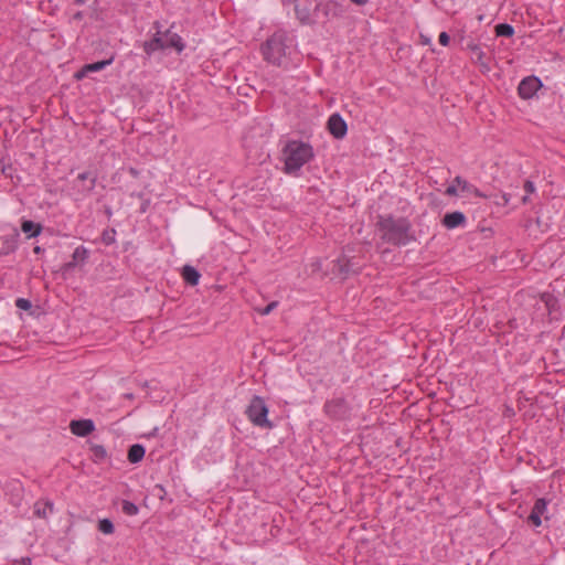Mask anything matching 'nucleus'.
<instances>
[{
	"label": "nucleus",
	"instance_id": "nucleus-16",
	"mask_svg": "<svg viewBox=\"0 0 565 565\" xmlns=\"http://www.w3.org/2000/svg\"><path fill=\"white\" fill-rule=\"evenodd\" d=\"M454 182L460 188L462 193H466L468 195L472 194L477 198H484V194L480 192L478 188H476L473 184L469 183L467 180L462 179L461 177H456L454 179Z\"/></svg>",
	"mask_w": 565,
	"mask_h": 565
},
{
	"label": "nucleus",
	"instance_id": "nucleus-33",
	"mask_svg": "<svg viewBox=\"0 0 565 565\" xmlns=\"http://www.w3.org/2000/svg\"><path fill=\"white\" fill-rule=\"evenodd\" d=\"M542 515L531 511L527 521L532 523L534 526H540L542 524Z\"/></svg>",
	"mask_w": 565,
	"mask_h": 565
},
{
	"label": "nucleus",
	"instance_id": "nucleus-1",
	"mask_svg": "<svg viewBox=\"0 0 565 565\" xmlns=\"http://www.w3.org/2000/svg\"><path fill=\"white\" fill-rule=\"evenodd\" d=\"M375 227L381 241L393 246H406L416 239L411 221L404 216L379 215Z\"/></svg>",
	"mask_w": 565,
	"mask_h": 565
},
{
	"label": "nucleus",
	"instance_id": "nucleus-20",
	"mask_svg": "<svg viewBox=\"0 0 565 565\" xmlns=\"http://www.w3.org/2000/svg\"><path fill=\"white\" fill-rule=\"evenodd\" d=\"M88 258V249L84 246H78L75 248L72 255V262L66 264V268L75 267L79 263H85Z\"/></svg>",
	"mask_w": 565,
	"mask_h": 565
},
{
	"label": "nucleus",
	"instance_id": "nucleus-17",
	"mask_svg": "<svg viewBox=\"0 0 565 565\" xmlns=\"http://www.w3.org/2000/svg\"><path fill=\"white\" fill-rule=\"evenodd\" d=\"M542 301L545 303L550 315L561 311L559 300L551 292H544L541 296Z\"/></svg>",
	"mask_w": 565,
	"mask_h": 565
},
{
	"label": "nucleus",
	"instance_id": "nucleus-30",
	"mask_svg": "<svg viewBox=\"0 0 565 565\" xmlns=\"http://www.w3.org/2000/svg\"><path fill=\"white\" fill-rule=\"evenodd\" d=\"M92 452L95 458V460H104L107 457V451L104 446L102 445H94L92 447Z\"/></svg>",
	"mask_w": 565,
	"mask_h": 565
},
{
	"label": "nucleus",
	"instance_id": "nucleus-6",
	"mask_svg": "<svg viewBox=\"0 0 565 565\" xmlns=\"http://www.w3.org/2000/svg\"><path fill=\"white\" fill-rule=\"evenodd\" d=\"M97 175L92 171H85L77 175L74 189L83 196H88L96 186Z\"/></svg>",
	"mask_w": 565,
	"mask_h": 565
},
{
	"label": "nucleus",
	"instance_id": "nucleus-3",
	"mask_svg": "<svg viewBox=\"0 0 565 565\" xmlns=\"http://www.w3.org/2000/svg\"><path fill=\"white\" fill-rule=\"evenodd\" d=\"M294 40L285 31H277L262 45L264 58L276 66H285L291 53Z\"/></svg>",
	"mask_w": 565,
	"mask_h": 565
},
{
	"label": "nucleus",
	"instance_id": "nucleus-11",
	"mask_svg": "<svg viewBox=\"0 0 565 565\" xmlns=\"http://www.w3.org/2000/svg\"><path fill=\"white\" fill-rule=\"evenodd\" d=\"M328 129L335 139H342L348 132V125L340 114H332L328 119Z\"/></svg>",
	"mask_w": 565,
	"mask_h": 565
},
{
	"label": "nucleus",
	"instance_id": "nucleus-25",
	"mask_svg": "<svg viewBox=\"0 0 565 565\" xmlns=\"http://www.w3.org/2000/svg\"><path fill=\"white\" fill-rule=\"evenodd\" d=\"M547 504H548V501L544 498H540L535 501L533 508H532V511L542 515V516H545V519L547 520L548 516L545 515L546 513V510H547Z\"/></svg>",
	"mask_w": 565,
	"mask_h": 565
},
{
	"label": "nucleus",
	"instance_id": "nucleus-8",
	"mask_svg": "<svg viewBox=\"0 0 565 565\" xmlns=\"http://www.w3.org/2000/svg\"><path fill=\"white\" fill-rule=\"evenodd\" d=\"M154 29L157 31L153 38L149 41L143 42L142 45L143 51L148 56H150L152 53L157 51L167 50L163 32L160 30V23L158 21L154 22Z\"/></svg>",
	"mask_w": 565,
	"mask_h": 565
},
{
	"label": "nucleus",
	"instance_id": "nucleus-24",
	"mask_svg": "<svg viewBox=\"0 0 565 565\" xmlns=\"http://www.w3.org/2000/svg\"><path fill=\"white\" fill-rule=\"evenodd\" d=\"M497 36L511 38L514 34V29L511 24L500 23L495 25Z\"/></svg>",
	"mask_w": 565,
	"mask_h": 565
},
{
	"label": "nucleus",
	"instance_id": "nucleus-45",
	"mask_svg": "<svg viewBox=\"0 0 565 565\" xmlns=\"http://www.w3.org/2000/svg\"><path fill=\"white\" fill-rule=\"evenodd\" d=\"M423 43L428 44L429 43V39H424Z\"/></svg>",
	"mask_w": 565,
	"mask_h": 565
},
{
	"label": "nucleus",
	"instance_id": "nucleus-31",
	"mask_svg": "<svg viewBox=\"0 0 565 565\" xmlns=\"http://www.w3.org/2000/svg\"><path fill=\"white\" fill-rule=\"evenodd\" d=\"M295 11H296V14H297V18L301 21V22H307L309 20V12L307 10H301L299 8V4H296L295 6Z\"/></svg>",
	"mask_w": 565,
	"mask_h": 565
},
{
	"label": "nucleus",
	"instance_id": "nucleus-13",
	"mask_svg": "<svg viewBox=\"0 0 565 565\" xmlns=\"http://www.w3.org/2000/svg\"><path fill=\"white\" fill-rule=\"evenodd\" d=\"M467 222L466 215L460 211L446 213L441 220V224L448 228L454 230L459 226H465Z\"/></svg>",
	"mask_w": 565,
	"mask_h": 565
},
{
	"label": "nucleus",
	"instance_id": "nucleus-35",
	"mask_svg": "<svg viewBox=\"0 0 565 565\" xmlns=\"http://www.w3.org/2000/svg\"><path fill=\"white\" fill-rule=\"evenodd\" d=\"M277 301H273L270 303H268L265 308H263L260 310V315L263 316H266V315H269L276 307H277Z\"/></svg>",
	"mask_w": 565,
	"mask_h": 565
},
{
	"label": "nucleus",
	"instance_id": "nucleus-7",
	"mask_svg": "<svg viewBox=\"0 0 565 565\" xmlns=\"http://www.w3.org/2000/svg\"><path fill=\"white\" fill-rule=\"evenodd\" d=\"M542 86V82L536 76H527L521 81L518 87V92L521 98H532L539 88Z\"/></svg>",
	"mask_w": 565,
	"mask_h": 565
},
{
	"label": "nucleus",
	"instance_id": "nucleus-14",
	"mask_svg": "<svg viewBox=\"0 0 565 565\" xmlns=\"http://www.w3.org/2000/svg\"><path fill=\"white\" fill-rule=\"evenodd\" d=\"M54 511V503L50 500H39L34 503L33 513L41 519H47Z\"/></svg>",
	"mask_w": 565,
	"mask_h": 565
},
{
	"label": "nucleus",
	"instance_id": "nucleus-4",
	"mask_svg": "<svg viewBox=\"0 0 565 565\" xmlns=\"http://www.w3.org/2000/svg\"><path fill=\"white\" fill-rule=\"evenodd\" d=\"M245 413L254 426L266 429L274 427L273 423L267 418L268 407L263 397L253 396Z\"/></svg>",
	"mask_w": 565,
	"mask_h": 565
},
{
	"label": "nucleus",
	"instance_id": "nucleus-15",
	"mask_svg": "<svg viewBox=\"0 0 565 565\" xmlns=\"http://www.w3.org/2000/svg\"><path fill=\"white\" fill-rule=\"evenodd\" d=\"M163 36L167 49H174L178 52H181L184 49V43L179 34L167 30L163 32Z\"/></svg>",
	"mask_w": 565,
	"mask_h": 565
},
{
	"label": "nucleus",
	"instance_id": "nucleus-41",
	"mask_svg": "<svg viewBox=\"0 0 565 565\" xmlns=\"http://www.w3.org/2000/svg\"><path fill=\"white\" fill-rule=\"evenodd\" d=\"M88 0H74V3L77 4V6H83L87 2Z\"/></svg>",
	"mask_w": 565,
	"mask_h": 565
},
{
	"label": "nucleus",
	"instance_id": "nucleus-21",
	"mask_svg": "<svg viewBox=\"0 0 565 565\" xmlns=\"http://www.w3.org/2000/svg\"><path fill=\"white\" fill-rule=\"evenodd\" d=\"M23 233L28 234V237H36L42 232V226L39 223H34L30 220H24L21 224Z\"/></svg>",
	"mask_w": 565,
	"mask_h": 565
},
{
	"label": "nucleus",
	"instance_id": "nucleus-23",
	"mask_svg": "<svg viewBox=\"0 0 565 565\" xmlns=\"http://www.w3.org/2000/svg\"><path fill=\"white\" fill-rule=\"evenodd\" d=\"M114 61V56H110L108 60L98 61L95 63L86 64L83 68L84 72H99L104 70L106 66L110 65Z\"/></svg>",
	"mask_w": 565,
	"mask_h": 565
},
{
	"label": "nucleus",
	"instance_id": "nucleus-32",
	"mask_svg": "<svg viewBox=\"0 0 565 565\" xmlns=\"http://www.w3.org/2000/svg\"><path fill=\"white\" fill-rule=\"evenodd\" d=\"M15 306L22 310H29L32 307L31 301L25 298H18L15 300Z\"/></svg>",
	"mask_w": 565,
	"mask_h": 565
},
{
	"label": "nucleus",
	"instance_id": "nucleus-37",
	"mask_svg": "<svg viewBox=\"0 0 565 565\" xmlns=\"http://www.w3.org/2000/svg\"><path fill=\"white\" fill-rule=\"evenodd\" d=\"M524 191L527 194L533 193L535 191L534 183L532 181H530V180H526L525 183H524Z\"/></svg>",
	"mask_w": 565,
	"mask_h": 565
},
{
	"label": "nucleus",
	"instance_id": "nucleus-46",
	"mask_svg": "<svg viewBox=\"0 0 565 565\" xmlns=\"http://www.w3.org/2000/svg\"><path fill=\"white\" fill-rule=\"evenodd\" d=\"M30 558H26V559H23V563L26 564V563H30Z\"/></svg>",
	"mask_w": 565,
	"mask_h": 565
},
{
	"label": "nucleus",
	"instance_id": "nucleus-27",
	"mask_svg": "<svg viewBox=\"0 0 565 565\" xmlns=\"http://www.w3.org/2000/svg\"><path fill=\"white\" fill-rule=\"evenodd\" d=\"M116 241V230L115 228H106L102 233V242L105 245H111Z\"/></svg>",
	"mask_w": 565,
	"mask_h": 565
},
{
	"label": "nucleus",
	"instance_id": "nucleus-28",
	"mask_svg": "<svg viewBox=\"0 0 565 565\" xmlns=\"http://www.w3.org/2000/svg\"><path fill=\"white\" fill-rule=\"evenodd\" d=\"M468 47L472 53V58L479 62L480 64H484L483 57L484 53L478 44H469Z\"/></svg>",
	"mask_w": 565,
	"mask_h": 565
},
{
	"label": "nucleus",
	"instance_id": "nucleus-18",
	"mask_svg": "<svg viewBox=\"0 0 565 565\" xmlns=\"http://www.w3.org/2000/svg\"><path fill=\"white\" fill-rule=\"evenodd\" d=\"M201 274L192 266L185 265L182 268V278L190 286H196L199 284Z\"/></svg>",
	"mask_w": 565,
	"mask_h": 565
},
{
	"label": "nucleus",
	"instance_id": "nucleus-40",
	"mask_svg": "<svg viewBox=\"0 0 565 565\" xmlns=\"http://www.w3.org/2000/svg\"><path fill=\"white\" fill-rule=\"evenodd\" d=\"M74 20H82L83 19V12L78 11L73 15Z\"/></svg>",
	"mask_w": 565,
	"mask_h": 565
},
{
	"label": "nucleus",
	"instance_id": "nucleus-39",
	"mask_svg": "<svg viewBox=\"0 0 565 565\" xmlns=\"http://www.w3.org/2000/svg\"><path fill=\"white\" fill-rule=\"evenodd\" d=\"M352 3H354L355 6H359V7H363L365 6L366 3H369L370 0H350Z\"/></svg>",
	"mask_w": 565,
	"mask_h": 565
},
{
	"label": "nucleus",
	"instance_id": "nucleus-29",
	"mask_svg": "<svg viewBox=\"0 0 565 565\" xmlns=\"http://www.w3.org/2000/svg\"><path fill=\"white\" fill-rule=\"evenodd\" d=\"M121 509L125 514L130 515V516L136 515L139 511V508L135 503L127 501V500L122 501Z\"/></svg>",
	"mask_w": 565,
	"mask_h": 565
},
{
	"label": "nucleus",
	"instance_id": "nucleus-36",
	"mask_svg": "<svg viewBox=\"0 0 565 565\" xmlns=\"http://www.w3.org/2000/svg\"><path fill=\"white\" fill-rule=\"evenodd\" d=\"M438 41L441 45L446 46L449 44V41H450V36L448 35L447 32H441L439 34V38H438Z\"/></svg>",
	"mask_w": 565,
	"mask_h": 565
},
{
	"label": "nucleus",
	"instance_id": "nucleus-19",
	"mask_svg": "<svg viewBox=\"0 0 565 565\" xmlns=\"http://www.w3.org/2000/svg\"><path fill=\"white\" fill-rule=\"evenodd\" d=\"M145 447L140 444L130 446L127 454L128 461L131 463L140 462L145 457Z\"/></svg>",
	"mask_w": 565,
	"mask_h": 565
},
{
	"label": "nucleus",
	"instance_id": "nucleus-34",
	"mask_svg": "<svg viewBox=\"0 0 565 565\" xmlns=\"http://www.w3.org/2000/svg\"><path fill=\"white\" fill-rule=\"evenodd\" d=\"M458 185L452 181V183L446 189L445 193L449 196L458 195Z\"/></svg>",
	"mask_w": 565,
	"mask_h": 565
},
{
	"label": "nucleus",
	"instance_id": "nucleus-12",
	"mask_svg": "<svg viewBox=\"0 0 565 565\" xmlns=\"http://www.w3.org/2000/svg\"><path fill=\"white\" fill-rule=\"evenodd\" d=\"M70 429L76 436L86 437L95 430V424L92 419H74Z\"/></svg>",
	"mask_w": 565,
	"mask_h": 565
},
{
	"label": "nucleus",
	"instance_id": "nucleus-26",
	"mask_svg": "<svg viewBox=\"0 0 565 565\" xmlns=\"http://www.w3.org/2000/svg\"><path fill=\"white\" fill-rule=\"evenodd\" d=\"M98 531L104 534H113L115 532L114 523L109 519H103L98 521Z\"/></svg>",
	"mask_w": 565,
	"mask_h": 565
},
{
	"label": "nucleus",
	"instance_id": "nucleus-38",
	"mask_svg": "<svg viewBox=\"0 0 565 565\" xmlns=\"http://www.w3.org/2000/svg\"><path fill=\"white\" fill-rule=\"evenodd\" d=\"M8 169H10V166H7L4 161L0 160V172L7 174Z\"/></svg>",
	"mask_w": 565,
	"mask_h": 565
},
{
	"label": "nucleus",
	"instance_id": "nucleus-22",
	"mask_svg": "<svg viewBox=\"0 0 565 565\" xmlns=\"http://www.w3.org/2000/svg\"><path fill=\"white\" fill-rule=\"evenodd\" d=\"M334 273L337 271L339 275L343 276V277H347L351 271H352V268H351V263L349 259L347 258H339L334 265H333V269H332Z\"/></svg>",
	"mask_w": 565,
	"mask_h": 565
},
{
	"label": "nucleus",
	"instance_id": "nucleus-44",
	"mask_svg": "<svg viewBox=\"0 0 565 565\" xmlns=\"http://www.w3.org/2000/svg\"><path fill=\"white\" fill-rule=\"evenodd\" d=\"M503 199H504V202H505V204H507V203L509 202V199L507 198V195H505V194L503 195Z\"/></svg>",
	"mask_w": 565,
	"mask_h": 565
},
{
	"label": "nucleus",
	"instance_id": "nucleus-9",
	"mask_svg": "<svg viewBox=\"0 0 565 565\" xmlns=\"http://www.w3.org/2000/svg\"><path fill=\"white\" fill-rule=\"evenodd\" d=\"M20 237L19 231L13 227L10 233L4 234L0 237L1 246H0V255H9L15 252L18 248V241Z\"/></svg>",
	"mask_w": 565,
	"mask_h": 565
},
{
	"label": "nucleus",
	"instance_id": "nucleus-43",
	"mask_svg": "<svg viewBox=\"0 0 565 565\" xmlns=\"http://www.w3.org/2000/svg\"><path fill=\"white\" fill-rule=\"evenodd\" d=\"M41 250H42V249H41V247H40V246H35V247H34V253L39 254Z\"/></svg>",
	"mask_w": 565,
	"mask_h": 565
},
{
	"label": "nucleus",
	"instance_id": "nucleus-10",
	"mask_svg": "<svg viewBox=\"0 0 565 565\" xmlns=\"http://www.w3.org/2000/svg\"><path fill=\"white\" fill-rule=\"evenodd\" d=\"M318 11L323 14L328 20L342 17L345 13V8L342 3L329 0L318 6Z\"/></svg>",
	"mask_w": 565,
	"mask_h": 565
},
{
	"label": "nucleus",
	"instance_id": "nucleus-42",
	"mask_svg": "<svg viewBox=\"0 0 565 565\" xmlns=\"http://www.w3.org/2000/svg\"><path fill=\"white\" fill-rule=\"evenodd\" d=\"M529 202V194L526 193L523 198H522V203L523 204H526Z\"/></svg>",
	"mask_w": 565,
	"mask_h": 565
},
{
	"label": "nucleus",
	"instance_id": "nucleus-2",
	"mask_svg": "<svg viewBox=\"0 0 565 565\" xmlns=\"http://www.w3.org/2000/svg\"><path fill=\"white\" fill-rule=\"evenodd\" d=\"M284 172L289 175H299L301 168L315 158L310 143L301 140H288L281 149Z\"/></svg>",
	"mask_w": 565,
	"mask_h": 565
},
{
	"label": "nucleus",
	"instance_id": "nucleus-5",
	"mask_svg": "<svg viewBox=\"0 0 565 565\" xmlns=\"http://www.w3.org/2000/svg\"><path fill=\"white\" fill-rule=\"evenodd\" d=\"M323 411L329 418L335 420H344L351 416V407L343 397L327 401Z\"/></svg>",
	"mask_w": 565,
	"mask_h": 565
}]
</instances>
